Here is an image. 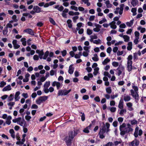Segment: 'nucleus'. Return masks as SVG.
Segmentation results:
<instances>
[{
  "instance_id": "obj_60",
  "label": "nucleus",
  "mask_w": 146,
  "mask_h": 146,
  "mask_svg": "<svg viewBox=\"0 0 146 146\" xmlns=\"http://www.w3.org/2000/svg\"><path fill=\"white\" fill-rule=\"evenodd\" d=\"M39 56L40 58V59H42L43 58V56L44 54V52L42 50H41L39 54Z\"/></svg>"
},
{
  "instance_id": "obj_41",
  "label": "nucleus",
  "mask_w": 146,
  "mask_h": 146,
  "mask_svg": "<svg viewBox=\"0 0 146 146\" xmlns=\"http://www.w3.org/2000/svg\"><path fill=\"white\" fill-rule=\"evenodd\" d=\"M92 42L95 44H101V40L98 39L97 40H95L92 41Z\"/></svg>"
},
{
  "instance_id": "obj_59",
  "label": "nucleus",
  "mask_w": 146,
  "mask_h": 146,
  "mask_svg": "<svg viewBox=\"0 0 146 146\" xmlns=\"http://www.w3.org/2000/svg\"><path fill=\"white\" fill-rule=\"evenodd\" d=\"M139 38H135L133 42L135 44H137L139 42Z\"/></svg>"
},
{
  "instance_id": "obj_6",
  "label": "nucleus",
  "mask_w": 146,
  "mask_h": 146,
  "mask_svg": "<svg viewBox=\"0 0 146 146\" xmlns=\"http://www.w3.org/2000/svg\"><path fill=\"white\" fill-rule=\"evenodd\" d=\"M115 71L116 73V74L118 76H119L122 74V77H123L125 75L124 67L121 65H119L118 68L116 69Z\"/></svg>"
},
{
  "instance_id": "obj_10",
  "label": "nucleus",
  "mask_w": 146,
  "mask_h": 146,
  "mask_svg": "<svg viewBox=\"0 0 146 146\" xmlns=\"http://www.w3.org/2000/svg\"><path fill=\"white\" fill-rule=\"evenodd\" d=\"M48 99L47 96H41L36 100V103L40 105L42 102L45 101Z\"/></svg>"
},
{
  "instance_id": "obj_2",
  "label": "nucleus",
  "mask_w": 146,
  "mask_h": 146,
  "mask_svg": "<svg viewBox=\"0 0 146 146\" xmlns=\"http://www.w3.org/2000/svg\"><path fill=\"white\" fill-rule=\"evenodd\" d=\"M110 124L107 122L106 123L105 125L103 126L100 129L98 134L100 139H103L105 137L104 134L105 132L107 133L110 131Z\"/></svg>"
},
{
  "instance_id": "obj_24",
  "label": "nucleus",
  "mask_w": 146,
  "mask_h": 146,
  "mask_svg": "<svg viewBox=\"0 0 146 146\" xmlns=\"http://www.w3.org/2000/svg\"><path fill=\"white\" fill-rule=\"evenodd\" d=\"M73 65L72 64L70 66L68 71V73L72 74L73 73L74 70V68L73 67Z\"/></svg>"
},
{
  "instance_id": "obj_36",
  "label": "nucleus",
  "mask_w": 146,
  "mask_h": 146,
  "mask_svg": "<svg viewBox=\"0 0 146 146\" xmlns=\"http://www.w3.org/2000/svg\"><path fill=\"white\" fill-rule=\"evenodd\" d=\"M14 99V95L13 94H11L7 99L8 102H10L12 101Z\"/></svg>"
},
{
  "instance_id": "obj_34",
  "label": "nucleus",
  "mask_w": 146,
  "mask_h": 146,
  "mask_svg": "<svg viewBox=\"0 0 146 146\" xmlns=\"http://www.w3.org/2000/svg\"><path fill=\"white\" fill-rule=\"evenodd\" d=\"M99 68L98 67H96L94 68V72H93V74L94 75L96 76L99 73Z\"/></svg>"
},
{
  "instance_id": "obj_9",
  "label": "nucleus",
  "mask_w": 146,
  "mask_h": 146,
  "mask_svg": "<svg viewBox=\"0 0 146 146\" xmlns=\"http://www.w3.org/2000/svg\"><path fill=\"white\" fill-rule=\"evenodd\" d=\"M143 134V131L141 129H139L138 127H136L135 129L134 135L136 138L137 137L138 135L141 136Z\"/></svg>"
},
{
  "instance_id": "obj_15",
  "label": "nucleus",
  "mask_w": 146,
  "mask_h": 146,
  "mask_svg": "<svg viewBox=\"0 0 146 146\" xmlns=\"http://www.w3.org/2000/svg\"><path fill=\"white\" fill-rule=\"evenodd\" d=\"M12 44L15 49H18L20 47V46L17 44V40H13L12 41Z\"/></svg>"
},
{
  "instance_id": "obj_29",
  "label": "nucleus",
  "mask_w": 146,
  "mask_h": 146,
  "mask_svg": "<svg viewBox=\"0 0 146 146\" xmlns=\"http://www.w3.org/2000/svg\"><path fill=\"white\" fill-rule=\"evenodd\" d=\"M30 75L27 73L26 74L25 76V78L23 80V81L24 82H27L28 81L29 79V78L30 77Z\"/></svg>"
},
{
  "instance_id": "obj_11",
  "label": "nucleus",
  "mask_w": 146,
  "mask_h": 146,
  "mask_svg": "<svg viewBox=\"0 0 146 146\" xmlns=\"http://www.w3.org/2000/svg\"><path fill=\"white\" fill-rule=\"evenodd\" d=\"M52 86L53 87L56 86L57 89L58 90L62 87V83H61L60 82L55 81L52 83Z\"/></svg>"
},
{
  "instance_id": "obj_21",
  "label": "nucleus",
  "mask_w": 146,
  "mask_h": 146,
  "mask_svg": "<svg viewBox=\"0 0 146 146\" xmlns=\"http://www.w3.org/2000/svg\"><path fill=\"white\" fill-rule=\"evenodd\" d=\"M131 99V97L128 95H125L123 97V100L125 102L129 101Z\"/></svg>"
},
{
  "instance_id": "obj_26",
  "label": "nucleus",
  "mask_w": 146,
  "mask_h": 146,
  "mask_svg": "<svg viewBox=\"0 0 146 146\" xmlns=\"http://www.w3.org/2000/svg\"><path fill=\"white\" fill-rule=\"evenodd\" d=\"M118 108L121 109L123 108V101L122 100H121L119 102L118 106Z\"/></svg>"
},
{
  "instance_id": "obj_64",
  "label": "nucleus",
  "mask_w": 146,
  "mask_h": 146,
  "mask_svg": "<svg viewBox=\"0 0 146 146\" xmlns=\"http://www.w3.org/2000/svg\"><path fill=\"white\" fill-rule=\"evenodd\" d=\"M50 22L53 25H55L56 24L55 22L53 19L51 18H49Z\"/></svg>"
},
{
  "instance_id": "obj_38",
  "label": "nucleus",
  "mask_w": 146,
  "mask_h": 146,
  "mask_svg": "<svg viewBox=\"0 0 146 146\" xmlns=\"http://www.w3.org/2000/svg\"><path fill=\"white\" fill-rule=\"evenodd\" d=\"M50 85V82H46L44 85V88H48Z\"/></svg>"
},
{
  "instance_id": "obj_44",
  "label": "nucleus",
  "mask_w": 146,
  "mask_h": 146,
  "mask_svg": "<svg viewBox=\"0 0 146 146\" xmlns=\"http://www.w3.org/2000/svg\"><path fill=\"white\" fill-rule=\"evenodd\" d=\"M106 92L108 94H110L112 92L111 88L110 87H109L106 88Z\"/></svg>"
},
{
  "instance_id": "obj_25",
  "label": "nucleus",
  "mask_w": 146,
  "mask_h": 146,
  "mask_svg": "<svg viewBox=\"0 0 146 146\" xmlns=\"http://www.w3.org/2000/svg\"><path fill=\"white\" fill-rule=\"evenodd\" d=\"M127 110L125 109H121L119 114L121 116L124 115V113H126Z\"/></svg>"
},
{
  "instance_id": "obj_27",
  "label": "nucleus",
  "mask_w": 146,
  "mask_h": 146,
  "mask_svg": "<svg viewBox=\"0 0 146 146\" xmlns=\"http://www.w3.org/2000/svg\"><path fill=\"white\" fill-rule=\"evenodd\" d=\"M138 0H131V3L133 7H135L138 5Z\"/></svg>"
},
{
  "instance_id": "obj_50",
  "label": "nucleus",
  "mask_w": 146,
  "mask_h": 146,
  "mask_svg": "<svg viewBox=\"0 0 146 146\" xmlns=\"http://www.w3.org/2000/svg\"><path fill=\"white\" fill-rule=\"evenodd\" d=\"M107 21L106 19L105 18H103L102 19L99 21L100 24H102L103 23L106 22Z\"/></svg>"
},
{
  "instance_id": "obj_12",
  "label": "nucleus",
  "mask_w": 146,
  "mask_h": 146,
  "mask_svg": "<svg viewBox=\"0 0 146 146\" xmlns=\"http://www.w3.org/2000/svg\"><path fill=\"white\" fill-rule=\"evenodd\" d=\"M94 26L96 27L93 29V31L95 32H99L100 30V28L102 27L101 26L96 23L94 24Z\"/></svg>"
},
{
  "instance_id": "obj_63",
  "label": "nucleus",
  "mask_w": 146,
  "mask_h": 146,
  "mask_svg": "<svg viewBox=\"0 0 146 146\" xmlns=\"http://www.w3.org/2000/svg\"><path fill=\"white\" fill-rule=\"evenodd\" d=\"M62 55L63 56H64L66 55L67 54V52L66 50H64L61 52Z\"/></svg>"
},
{
  "instance_id": "obj_5",
  "label": "nucleus",
  "mask_w": 146,
  "mask_h": 146,
  "mask_svg": "<svg viewBox=\"0 0 146 146\" xmlns=\"http://www.w3.org/2000/svg\"><path fill=\"white\" fill-rule=\"evenodd\" d=\"M132 58V56L131 55H129L127 58V70L129 72H131L133 69Z\"/></svg>"
},
{
  "instance_id": "obj_18",
  "label": "nucleus",
  "mask_w": 146,
  "mask_h": 146,
  "mask_svg": "<svg viewBox=\"0 0 146 146\" xmlns=\"http://www.w3.org/2000/svg\"><path fill=\"white\" fill-rule=\"evenodd\" d=\"M139 144V142L136 139H135L131 143L132 146H138Z\"/></svg>"
},
{
  "instance_id": "obj_1",
  "label": "nucleus",
  "mask_w": 146,
  "mask_h": 146,
  "mask_svg": "<svg viewBox=\"0 0 146 146\" xmlns=\"http://www.w3.org/2000/svg\"><path fill=\"white\" fill-rule=\"evenodd\" d=\"M119 130L120 131V134L121 135H123L133 130V129L131 127V125L130 124L128 123L126 124L125 123H123L120 126Z\"/></svg>"
},
{
  "instance_id": "obj_3",
  "label": "nucleus",
  "mask_w": 146,
  "mask_h": 146,
  "mask_svg": "<svg viewBox=\"0 0 146 146\" xmlns=\"http://www.w3.org/2000/svg\"><path fill=\"white\" fill-rule=\"evenodd\" d=\"M132 88L133 90L131 89L130 90L131 95L135 98V102H137L139 98L138 94V88L137 86H133Z\"/></svg>"
},
{
  "instance_id": "obj_30",
  "label": "nucleus",
  "mask_w": 146,
  "mask_h": 146,
  "mask_svg": "<svg viewBox=\"0 0 146 146\" xmlns=\"http://www.w3.org/2000/svg\"><path fill=\"white\" fill-rule=\"evenodd\" d=\"M9 133L11 134V137L13 139H15V135L14 130L13 129H10L9 130Z\"/></svg>"
},
{
  "instance_id": "obj_47",
  "label": "nucleus",
  "mask_w": 146,
  "mask_h": 146,
  "mask_svg": "<svg viewBox=\"0 0 146 146\" xmlns=\"http://www.w3.org/2000/svg\"><path fill=\"white\" fill-rule=\"evenodd\" d=\"M50 74L51 76H53L54 75H56V71L52 70H51L50 71Z\"/></svg>"
},
{
  "instance_id": "obj_61",
  "label": "nucleus",
  "mask_w": 146,
  "mask_h": 146,
  "mask_svg": "<svg viewBox=\"0 0 146 146\" xmlns=\"http://www.w3.org/2000/svg\"><path fill=\"white\" fill-rule=\"evenodd\" d=\"M137 123V121L135 119H133L131 121V123L132 125H133L136 124Z\"/></svg>"
},
{
  "instance_id": "obj_42",
  "label": "nucleus",
  "mask_w": 146,
  "mask_h": 146,
  "mask_svg": "<svg viewBox=\"0 0 146 146\" xmlns=\"http://www.w3.org/2000/svg\"><path fill=\"white\" fill-rule=\"evenodd\" d=\"M123 38L125 42H128L129 40L130 37L127 35H124Z\"/></svg>"
},
{
  "instance_id": "obj_28",
  "label": "nucleus",
  "mask_w": 146,
  "mask_h": 146,
  "mask_svg": "<svg viewBox=\"0 0 146 146\" xmlns=\"http://www.w3.org/2000/svg\"><path fill=\"white\" fill-rule=\"evenodd\" d=\"M90 37V41L91 42H92V41L94 40H93L94 39H97L98 38V36L95 35H91Z\"/></svg>"
},
{
  "instance_id": "obj_20",
  "label": "nucleus",
  "mask_w": 146,
  "mask_h": 146,
  "mask_svg": "<svg viewBox=\"0 0 146 146\" xmlns=\"http://www.w3.org/2000/svg\"><path fill=\"white\" fill-rule=\"evenodd\" d=\"M126 106L128 108V110L130 111H131L133 110V108H132L133 104L130 102H128L126 104Z\"/></svg>"
},
{
  "instance_id": "obj_35",
  "label": "nucleus",
  "mask_w": 146,
  "mask_h": 146,
  "mask_svg": "<svg viewBox=\"0 0 146 146\" xmlns=\"http://www.w3.org/2000/svg\"><path fill=\"white\" fill-rule=\"evenodd\" d=\"M132 43L131 42H129L128 43V46L127 48L129 50H131L132 49Z\"/></svg>"
},
{
  "instance_id": "obj_17",
  "label": "nucleus",
  "mask_w": 146,
  "mask_h": 146,
  "mask_svg": "<svg viewBox=\"0 0 146 146\" xmlns=\"http://www.w3.org/2000/svg\"><path fill=\"white\" fill-rule=\"evenodd\" d=\"M116 23L114 21H112L109 24L110 27L113 29H115L117 28V26L115 25Z\"/></svg>"
},
{
  "instance_id": "obj_7",
  "label": "nucleus",
  "mask_w": 146,
  "mask_h": 146,
  "mask_svg": "<svg viewBox=\"0 0 146 146\" xmlns=\"http://www.w3.org/2000/svg\"><path fill=\"white\" fill-rule=\"evenodd\" d=\"M12 121L13 123H17V124L21 126H23L25 123V121L24 119L21 117L13 119Z\"/></svg>"
},
{
  "instance_id": "obj_31",
  "label": "nucleus",
  "mask_w": 146,
  "mask_h": 146,
  "mask_svg": "<svg viewBox=\"0 0 146 146\" xmlns=\"http://www.w3.org/2000/svg\"><path fill=\"white\" fill-rule=\"evenodd\" d=\"M105 3L108 8H111L112 6V5L110 3L109 0L106 1L105 2Z\"/></svg>"
},
{
  "instance_id": "obj_22",
  "label": "nucleus",
  "mask_w": 146,
  "mask_h": 146,
  "mask_svg": "<svg viewBox=\"0 0 146 146\" xmlns=\"http://www.w3.org/2000/svg\"><path fill=\"white\" fill-rule=\"evenodd\" d=\"M92 124H90L88 126L86 127L83 130V132L86 133H88L89 132V130L90 129Z\"/></svg>"
},
{
  "instance_id": "obj_16",
  "label": "nucleus",
  "mask_w": 146,
  "mask_h": 146,
  "mask_svg": "<svg viewBox=\"0 0 146 146\" xmlns=\"http://www.w3.org/2000/svg\"><path fill=\"white\" fill-rule=\"evenodd\" d=\"M33 9L36 13H39L41 11V8L37 6H35L33 7Z\"/></svg>"
},
{
  "instance_id": "obj_4",
  "label": "nucleus",
  "mask_w": 146,
  "mask_h": 146,
  "mask_svg": "<svg viewBox=\"0 0 146 146\" xmlns=\"http://www.w3.org/2000/svg\"><path fill=\"white\" fill-rule=\"evenodd\" d=\"M74 138V136L72 135V133H68V135L64 139L67 146H71L72 140Z\"/></svg>"
},
{
  "instance_id": "obj_32",
  "label": "nucleus",
  "mask_w": 146,
  "mask_h": 146,
  "mask_svg": "<svg viewBox=\"0 0 146 146\" xmlns=\"http://www.w3.org/2000/svg\"><path fill=\"white\" fill-rule=\"evenodd\" d=\"M92 59L95 62H97L99 60L98 56L97 54H94V57H92Z\"/></svg>"
},
{
  "instance_id": "obj_39",
  "label": "nucleus",
  "mask_w": 146,
  "mask_h": 146,
  "mask_svg": "<svg viewBox=\"0 0 146 146\" xmlns=\"http://www.w3.org/2000/svg\"><path fill=\"white\" fill-rule=\"evenodd\" d=\"M67 23L68 24V27L70 28H72V25L71 23V20L70 19H68L67 21Z\"/></svg>"
},
{
  "instance_id": "obj_53",
  "label": "nucleus",
  "mask_w": 146,
  "mask_h": 146,
  "mask_svg": "<svg viewBox=\"0 0 146 146\" xmlns=\"http://www.w3.org/2000/svg\"><path fill=\"white\" fill-rule=\"evenodd\" d=\"M6 84V82L4 81H1L0 83V87L3 88Z\"/></svg>"
},
{
  "instance_id": "obj_23",
  "label": "nucleus",
  "mask_w": 146,
  "mask_h": 146,
  "mask_svg": "<svg viewBox=\"0 0 146 146\" xmlns=\"http://www.w3.org/2000/svg\"><path fill=\"white\" fill-rule=\"evenodd\" d=\"M124 7V5L123 4H122L120 5V8L119 9L120 10L119 11V14L120 15H121L123 12V7Z\"/></svg>"
},
{
  "instance_id": "obj_8",
  "label": "nucleus",
  "mask_w": 146,
  "mask_h": 146,
  "mask_svg": "<svg viewBox=\"0 0 146 146\" xmlns=\"http://www.w3.org/2000/svg\"><path fill=\"white\" fill-rule=\"evenodd\" d=\"M71 89L67 90L66 89H63L59 90L58 93V96H66L71 91Z\"/></svg>"
},
{
  "instance_id": "obj_55",
  "label": "nucleus",
  "mask_w": 146,
  "mask_h": 146,
  "mask_svg": "<svg viewBox=\"0 0 146 146\" xmlns=\"http://www.w3.org/2000/svg\"><path fill=\"white\" fill-rule=\"evenodd\" d=\"M114 145L112 142H109L108 143L104 145L103 146H113Z\"/></svg>"
},
{
  "instance_id": "obj_43",
  "label": "nucleus",
  "mask_w": 146,
  "mask_h": 146,
  "mask_svg": "<svg viewBox=\"0 0 146 146\" xmlns=\"http://www.w3.org/2000/svg\"><path fill=\"white\" fill-rule=\"evenodd\" d=\"M90 51H84L83 52L82 55L85 57L88 56L89 55V53Z\"/></svg>"
},
{
  "instance_id": "obj_62",
  "label": "nucleus",
  "mask_w": 146,
  "mask_h": 146,
  "mask_svg": "<svg viewBox=\"0 0 146 146\" xmlns=\"http://www.w3.org/2000/svg\"><path fill=\"white\" fill-rule=\"evenodd\" d=\"M81 113L82 114L81 116V120H82V121H84L85 120V117L84 114L82 112H81Z\"/></svg>"
},
{
  "instance_id": "obj_49",
  "label": "nucleus",
  "mask_w": 146,
  "mask_h": 146,
  "mask_svg": "<svg viewBox=\"0 0 146 146\" xmlns=\"http://www.w3.org/2000/svg\"><path fill=\"white\" fill-rule=\"evenodd\" d=\"M69 133H72V135L74 136V137L78 133V131L76 130H74V132L72 131L69 132Z\"/></svg>"
},
{
  "instance_id": "obj_46",
  "label": "nucleus",
  "mask_w": 146,
  "mask_h": 146,
  "mask_svg": "<svg viewBox=\"0 0 146 146\" xmlns=\"http://www.w3.org/2000/svg\"><path fill=\"white\" fill-rule=\"evenodd\" d=\"M82 56L81 52H80L78 54H75L74 57L76 59L79 58H80L81 56Z\"/></svg>"
},
{
  "instance_id": "obj_19",
  "label": "nucleus",
  "mask_w": 146,
  "mask_h": 146,
  "mask_svg": "<svg viewBox=\"0 0 146 146\" xmlns=\"http://www.w3.org/2000/svg\"><path fill=\"white\" fill-rule=\"evenodd\" d=\"M11 89V86L10 85H8L3 89L2 91L3 92L7 91H10Z\"/></svg>"
},
{
  "instance_id": "obj_45",
  "label": "nucleus",
  "mask_w": 146,
  "mask_h": 146,
  "mask_svg": "<svg viewBox=\"0 0 146 146\" xmlns=\"http://www.w3.org/2000/svg\"><path fill=\"white\" fill-rule=\"evenodd\" d=\"M49 52L47 51L44 54V56L43 57V59H46L47 57L48 56V55H49Z\"/></svg>"
},
{
  "instance_id": "obj_58",
  "label": "nucleus",
  "mask_w": 146,
  "mask_h": 146,
  "mask_svg": "<svg viewBox=\"0 0 146 146\" xmlns=\"http://www.w3.org/2000/svg\"><path fill=\"white\" fill-rule=\"evenodd\" d=\"M118 121H119V123L121 124L123 121V118L122 117H119L117 119Z\"/></svg>"
},
{
  "instance_id": "obj_51",
  "label": "nucleus",
  "mask_w": 146,
  "mask_h": 146,
  "mask_svg": "<svg viewBox=\"0 0 146 146\" xmlns=\"http://www.w3.org/2000/svg\"><path fill=\"white\" fill-rule=\"evenodd\" d=\"M122 142V140L121 139H119L118 141H115L114 142V145H117L119 144H121Z\"/></svg>"
},
{
  "instance_id": "obj_57",
  "label": "nucleus",
  "mask_w": 146,
  "mask_h": 146,
  "mask_svg": "<svg viewBox=\"0 0 146 146\" xmlns=\"http://www.w3.org/2000/svg\"><path fill=\"white\" fill-rule=\"evenodd\" d=\"M112 65L115 67H117L119 66V63L117 62H113L112 63Z\"/></svg>"
},
{
  "instance_id": "obj_52",
  "label": "nucleus",
  "mask_w": 146,
  "mask_h": 146,
  "mask_svg": "<svg viewBox=\"0 0 146 146\" xmlns=\"http://www.w3.org/2000/svg\"><path fill=\"white\" fill-rule=\"evenodd\" d=\"M90 48L91 46H85L83 47V49L85 51H90L89 49H90Z\"/></svg>"
},
{
  "instance_id": "obj_48",
  "label": "nucleus",
  "mask_w": 146,
  "mask_h": 146,
  "mask_svg": "<svg viewBox=\"0 0 146 146\" xmlns=\"http://www.w3.org/2000/svg\"><path fill=\"white\" fill-rule=\"evenodd\" d=\"M131 12L133 13V15L135 16L136 14V12L137 11V9L135 8H133L131 9Z\"/></svg>"
},
{
  "instance_id": "obj_40",
  "label": "nucleus",
  "mask_w": 146,
  "mask_h": 146,
  "mask_svg": "<svg viewBox=\"0 0 146 146\" xmlns=\"http://www.w3.org/2000/svg\"><path fill=\"white\" fill-rule=\"evenodd\" d=\"M133 20H132L129 22H128L126 23V24L127 26L131 27L133 25Z\"/></svg>"
},
{
  "instance_id": "obj_33",
  "label": "nucleus",
  "mask_w": 146,
  "mask_h": 146,
  "mask_svg": "<svg viewBox=\"0 0 146 146\" xmlns=\"http://www.w3.org/2000/svg\"><path fill=\"white\" fill-rule=\"evenodd\" d=\"M21 41L22 42V44L24 46H26L27 45V41L26 39L25 38H22L21 39Z\"/></svg>"
},
{
  "instance_id": "obj_13",
  "label": "nucleus",
  "mask_w": 146,
  "mask_h": 146,
  "mask_svg": "<svg viewBox=\"0 0 146 146\" xmlns=\"http://www.w3.org/2000/svg\"><path fill=\"white\" fill-rule=\"evenodd\" d=\"M23 32L27 33L32 35H34V33L33 31L30 29H27L24 30Z\"/></svg>"
},
{
  "instance_id": "obj_56",
  "label": "nucleus",
  "mask_w": 146,
  "mask_h": 146,
  "mask_svg": "<svg viewBox=\"0 0 146 146\" xmlns=\"http://www.w3.org/2000/svg\"><path fill=\"white\" fill-rule=\"evenodd\" d=\"M87 33L88 35H90L92 33V31L89 29H88L87 30Z\"/></svg>"
},
{
  "instance_id": "obj_54",
  "label": "nucleus",
  "mask_w": 146,
  "mask_h": 146,
  "mask_svg": "<svg viewBox=\"0 0 146 146\" xmlns=\"http://www.w3.org/2000/svg\"><path fill=\"white\" fill-rule=\"evenodd\" d=\"M111 112H114L116 111V108L114 107H112L109 108Z\"/></svg>"
},
{
  "instance_id": "obj_14",
  "label": "nucleus",
  "mask_w": 146,
  "mask_h": 146,
  "mask_svg": "<svg viewBox=\"0 0 146 146\" xmlns=\"http://www.w3.org/2000/svg\"><path fill=\"white\" fill-rule=\"evenodd\" d=\"M20 92L19 91L16 92L15 95L14 99L15 101H17L19 100L20 98L19 95L20 94Z\"/></svg>"
},
{
  "instance_id": "obj_37",
  "label": "nucleus",
  "mask_w": 146,
  "mask_h": 146,
  "mask_svg": "<svg viewBox=\"0 0 146 146\" xmlns=\"http://www.w3.org/2000/svg\"><path fill=\"white\" fill-rule=\"evenodd\" d=\"M110 61V60L108 58H106L103 62H102V64L104 65H105L107 64Z\"/></svg>"
}]
</instances>
